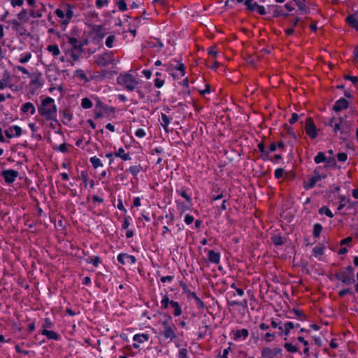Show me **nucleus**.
<instances>
[{
  "label": "nucleus",
  "mask_w": 358,
  "mask_h": 358,
  "mask_svg": "<svg viewBox=\"0 0 358 358\" xmlns=\"http://www.w3.org/2000/svg\"><path fill=\"white\" fill-rule=\"evenodd\" d=\"M354 272V268L351 265H348L344 269L335 273L334 277L345 285H350L355 282Z\"/></svg>",
  "instance_id": "1"
},
{
  "label": "nucleus",
  "mask_w": 358,
  "mask_h": 358,
  "mask_svg": "<svg viewBox=\"0 0 358 358\" xmlns=\"http://www.w3.org/2000/svg\"><path fill=\"white\" fill-rule=\"evenodd\" d=\"M117 83L123 86L128 91H134L139 81L137 80L131 74L129 73H125L124 74H120L117 78Z\"/></svg>",
  "instance_id": "2"
},
{
  "label": "nucleus",
  "mask_w": 358,
  "mask_h": 358,
  "mask_svg": "<svg viewBox=\"0 0 358 358\" xmlns=\"http://www.w3.org/2000/svg\"><path fill=\"white\" fill-rule=\"evenodd\" d=\"M95 58V62L99 66H107L115 61L114 54L112 51H107L103 55H98Z\"/></svg>",
  "instance_id": "3"
},
{
  "label": "nucleus",
  "mask_w": 358,
  "mask_h": 358,
  "mask_svg": "<svg viewBox=\"0 0 358 358\" xmlns=\"http://www.w3.org/2000/svg\"><path fill=\"white\" fill-rule=\"evenodd\" d=\"M245 6H246V9L250 12H257L262 15L266 13L265 8L263 6L259 5L253 0H245Z\"/></svg>",
  "instance_id": "4"
},
{
  "label": "nucleus",
  "mask_w": 358,
  "mask_h": 358,
  "mask_svg": "<svg viewBox=\"0 0 358 358\" xmlns=\"http://www.w3.org/2000/svg\"><path fill=\"white\" fill-rule=\"evenodd\" d=\"M305 131L307 135L312 139H315L317 136V129L313 118L308 117L306 120Z\"/></svg>",
  "instance_id": "5"
},
{
  "label": "nucleus",
  "mask_w": 358,
  "mask_h": 358,
  "mask_svg": "<svg viewBox=\"0 0 358 358\" xmlns=\"http://www.w3.org/2000/svg\"><path fill=\"white\" fill-rule=\"evenodd\" d=\"M179 285L180 287H182V291L184 293H186L189 296H191L196 301V304L197 306V307L199 308H203L204 306H205V304L203 302V301L197 296V295L196 294V293L194 292H191L187 285L182 282V281H180V283H179Z\"/></svg>",
  "instance_id": "6"
},
{
  "label": "nucleus",
  "mask_w": 358,
  "mask_h": 358,
  "mask_svg": "<svg viewBox=\"0 0 358 358\" xmlns=\"http://www.w3.org/2000/svg\"><path fill=\"white\" fill-rule=\"evenodd\" d=\"M314 176L311 177L309 180L308 183L304 182L303 187L306 189H310L313 188L315 186L317 182L321 180L322 179H324L327 178L326 174L320 175L317 169L314 170Z\"/></svg>",
  "instance_id": "7"
},
{
  "label": "nucleus",
  "mask_w": 358,
  "mask_h": 358,
  "mask_svg": "<svg viewBox=\"0 0 358 358\" xmlns=\"http://www.w3.org/2000/svg\"><path fill=\"white\" fill-rule=\"evenodd\" d=\"M282 349L280 348H274L271 349L268 347L262 348L261 351L262 357L263 358H275L282 352Z\"/></svg>",
  "instance_id": "8"
},
{
  "label": "nucleus",
  "mask_w": 358,
  "mask_h": 358,
  "mask_svg": "<svg viewBox=\"0 0 358 358\" xmlns=\"http://www.w3.org/2000/svg\"><path fill=\"white\" fill-rule=\"evenodd\" d=\"M352 130V127L351 122L345 121L343 122L341 125V136L339 137L340 139L343 141H346L348 139Z\"/></svg>",
  "instance_id": "9"
},
{
  "label": "nucleus",
  "mask_w": 358,
  "mask_h": 358,
  "mask_svg": "<svg viewBox=\"0 0 358 358\" xmlns=\"http://www.w3.org/2000/svg\"><path fill=\"white\" fill-rule=\"evenodd\" d=\"M117 262L122 265L126 264H134L136 262V259L134 255H128L127 253H120L117 257Z\"/></svg>",
  "instance_id": "10"
},
{
  "label": "nucleus",
  "mask_w": 358,
  "mask_h": 358,
  "mask_svg": "<svg viewBox=\"0 0 358 358\" xmlns=\"http://www.w3.org/2000/svg\"><path fill=\"white\" fill-rule=\"evenodd\" d=\"M176 330V327L175 326L167 327V328H164L163 331H160V335L163 336L164 340L169 339L172 341L177 338Z\"/></svg>",
  "instance_id": "11"
},
{
  "label": "nucleus",
  "mask_w": 358,
  "mask_h": 358,
  "mask_svg": "<svg viewBox=\"0 0 358 358\" xmlns=\"http://www.w3.org/2000/svg\"><path fill=\"white\" fill-rule=\"evenodd\" d=\"M67 42L71 45V50H78V52H85L83 47L85 43L78 41L73 36H67Z\"/></svg>",
  "instance_id": "12"
},
{
  "label": "nucleus",
  "mask_w": 358,
  "mask_h": 358,
  "mask_svg": "<svg viewBox=\"0 0 358 358\" xmlns=\"http://www.w3.org/2000/svg\"><path fill=\"white\" fill-rule=\"evenodd\" d=\"M268 11L271 12L274 17H278L283 16L287 17L288 16V13H285L282 7L278 5H268Z\"/></svg>",
  "instance_id": "13"
},
{
  "label": "nucleus",
  "mask_w": 358,
  "mask_h": 358,
  "mask_svg": "<svg viewBox=\"0 0 358 358\" xmlns=\"http://www.w3.org/2000/svg\"><path fill=\"white\" fill-rule=\"evenodd\" d=\"M1 174L7 183H12L18 176V172L13 169L5 170L2 171Z\"/></svg>",
  "instance_id": "14"
},
{
  "label": "nucleus",
  "mask_w": 358,
  "mask_h": 358,
  "mask_svg": "<svg viewBox=\"0 0 358 358\" xmlns=\"http://www.w3.org/2000/svg\"><path fill=\"white\" fill-rule=\"evenodd\" d=\"M95 107L96 108H100L103 112H104L107 115L114 114L115 112V108L114 107L103 103L99 99H97L96 100Z\"/></svg>",
  "instance_id": "15"
},
{
  "label": "nucleus",
  "mask_w": 358,
  "mask_h": 358,
  "mask_svg": "<svg viewBox=\"0 0 358 358\" xmlns=\"http://www.w3.org/2000/svg\"><path fill=\"white\" fill-rule=\"evenodd\" d=\"M150 338V336L148 334H135L133 337L134 341L136 342L133 343V347L135 349L139 348L138 343H143L145 341H148Z\"/></svg>",
  "instance_id": "16"
},
{
  "label": "nucleus",
  "mask_w": 358,
  "mask_h": 358,
  "mask_svg": "<svg viewBox=\"0 0 358 358\" xmlns=\"http://www.w3.org/2000/svg\"><path fill=\"white\" fill-rule=\"evenodd\" d=\"M21 128L17 125L11 126L5 131V134L8 138L19 136L21 135Z\"/></svg>",
  "instance_id": "17"
},
{
  "label": "nucleus",
  "mask_w": 358,
  "mask_h": 358,
  "mask_svg": "<svg viewBox=\"0 0 358 358\" xmlns=\"http://www.w3.org/2000/svg\"><path fill=\"white\" fill-rule=\"evenodd\" d=\"M74 8V6L71 5L69 3H66L65 5L64 9H65V17L66 18L62 21V25H67L69 22V20L72 18L74 13L73 11V8Z\"/></svg>",
  "instance_id": "18"
},
{
  "label": "nucleus",
  "mask_w": 358,
  "mask_h": 358,
  "mask_svg": "<svg viewBox=\"0 0 358 358\" xmlns=\"http://www.w3.org/2000/svg\"><path fill=\"white\" fill-rule=\"evenodd\" d=\"M349 103L345 98H340L333 106V110L336 112H340L343 109L348 108Z\"/></svg>",
  "instance_id": "19"
},
{
  "label": "nucleus",
  "mask_w": 358,
  "mask_h": 358,
  "mask_svg": "<svg viewBox=\"0 0 358 358\" xmlns=\"http://www.w3.org/2000/svg\"><path fill=\"white\" fill-rule=\"evenodd\" d=\"M293 1L297 6L298 10L301 12L300 13H309L310 9L308 6L306 5V0H293Z\"/></svg>",
  "instance_id": "20"
},
{
  "label": "nucleus",
  "mask_w": 358,
  "mask_h": 358,
  "mask_svg": "<svg viewBox=\"0 0 358 358\" xmlns=\"http://www.w3.org/2000/svg\"><path fill=\"white\" fill-rule=\"evenodd\" d=\"M208 261L210 263L218 264L220 260V253L213 250H208Z\"/></svg>",
  "instance_id": "21"
},
{
  "label": "nucleus",
  "mask_w": 358,
  "mask_h": 358,
  "mask_svg": "<svg viewBox=\"0 0 358 358\" xmlns=\"http://www.w3.org/2000/svg\"><path fill=\"white\" fill-rule=\"evenodd\" d=\"M173 68L179 71L178 75H175L174 73H172V76L174 78H180L185 75V67L184 64H182V62H177V64L175 66H173Z\"/></svg>",
  "instance_id": "22"
},
{
  "label": "nucleus",
  "mask_w": 358,
  "mask_h": 358,
  "mask_svg": "<svg viewBox=\"0 0 358 358\" xmlns=\"http://www.w3.org/2000/svg\"><path fill=\"white\" fill-rule=\"evenodd\" d=\"M41 77V73L39 74H33L31 76V85L34 89H36L42 85V84L40 83V78Z\"/></svg>",
  "instance_id": "23"
},
{
  "label": "nucleus",
  "mask_w": 358,
  "mask_h": 358,
  "mask_svg": "<svg viewBox=\"0 0 358 358\" xmlns=\"http://www.w3.org/2000/svg\"><path fill=\"white\" fill-rule=\"evenodd\" d=\"M114 156L116 157H120L124 161L131 159L130 154L129 152L125 153L124 150L122 148H120L117 152L114 153Z\"/></svg>",
  "instance_id": "24"
},
{
  "label": "nucleus",
  "mask_w": 358,
  "mask_h": 358,
  "mask_svg": "<svg viewBox=\"0 0 358 358\" xmlns=\"http://www.w3.org/2000/svg\"><path fill=\"white\" fill-rule=\"evenodd\" d=\"M10 23L13 24V29L17 33L20 35L25 34V29L21 26L20 23L17 20H13Z\"/></svg>",
  "instance_id": "25"
},
{
  "label": "nucleus",
  "mask_w": 358,
  "mask_h": 358,
  "mask_svg": "<svg viewBox=\"0 0 358 358\" xmlns=\"http://www.w3.org/2000/svg\"><path fill=\"white\" fill-rule=\"evenodd\" d=\"M234 332V339L238 340L240 338L243 337V338L245 340L246 338H248L249 335L248 330L246 329H242L241 330H238Z\"/></svg>",
  "instance_id": "26"
},
{
  "label": "nucleus",
  "mask_w": 358,
  "mask_h": 358,
  "mask_svg": "<svg viewBox=\"0 0 358 358\" xmlns=\"http://www.w3.org/2000/svg\"><path fill=\"white\" fill-rule=\"evenodd\" d=\"M57 114V107L55 104L50 105V108L46 107V120L48 118H54Z\"/></svg>",
  "instance_id": "27"
},
{
  "label": "nucleus",
  "mask_w": 358,
  "mask_h": 358,
  "mask_svg": "<svg viewBox=\"0 0 358 358\" xmlns=\"http://www.w3.org/2000/svg\"><path fill=\"white\" fill-rule=\"evenodd\" d=\"M105 31L106 29L101 25H96L94 28L96 37L99 39H103L106 34Z\"/></svg>",
  "instance_id": "28"
},
{
  "label": "nucleus",
  "mask_w": 358,
  "mask_h": 358,
  "mask_svg": "<svg viewBox=\"0 0 358 358\" xmlns=\"http://www.w3.org/2000/svg\"><path fill=\"white\" fill-rule=\"evenodd\" d=\"M61 338V335L58 333L52 330L46 329V338L49 340L59 341Z\"/></svg>",
  "instance_id": "29"
},
{
  "label": "nucleus",
  "mask_w": 358,
  "mask_h": 358,
  "mask_svg": "<svg viewBox=\"0 0 358 358\" xmlns=\"http://www.w3.org/2000/svg\"><path fill=\"white\" fill-rule=\"evenodd\" d=\"M22 110L25 113L33 115L35 113V107L31 103L27 102L22 106Z\"/></svg>",
  "instance_id": "30"
},
{
  "label": "nucleus",
  "mask_w": 358,
  "mask_h": 358,
  "mask_svg": "<svg viewBox=\"0 0 358 358\" xmlns=\"http://www.w3.org/2000/svg\"><path fill=\"white\" fill-rule=\"evenodd\" d=\"M325 167L330 169H336L337 168V162L336 159L333 157H327L325 162Z\"/></svg>",
  "instance_id": "31"
},
{
  "label": "nucleus",
  "mask_w": 358,
  "mask_h": 358,
  "mask_svg": "<svg viewBox=\"0 0 358 358\" xmlns=\"http://www.w3.org/2000/svg\"><path fill=\"white\" fill-rule=\"evenodd\" d=\"M171 306L174 309L173 314L175 317H178L182 314V308L178 302L172 301L171 303Z\"/></svg>",
  "instance_id": "32"
},
{
  "label": "nucleus",
  "mask_w": 358,
  "mask_h": 358,
  "mask_svg": "<svg viewBox=\"0 0 358 358\" xmlns=\"http://www.w3.org/2000/svg\"><path fill=\"white\" fill-rule=\"evenodd\" d=\"M176 193L181 196L182 198H184L186 201L189 203V204H192V197L190 195H189L186 191L183 189H176Z\"/></svg>",
  "instance_id": "33"
},
{
  "label": "nucleus",
  "mask_w": 358,
  "mask_h": 358,
  "mask_svg": "<svg viewBox=\"0 0 358 358\" xmlns=\"http://www.w3.org/2000/svg\"><path fill=\"white\" fill-rule=\"evenodd\" d=\"M142 167L140 164L130 166L127 171L131 173V174L136 177L137 175L141 172Z\"/></svg>",
  "instance_id": "34"
},
{
  "label": "nucleus",
  "mask_w": 358,
  "mask_h": 358,
  "mask_svg": "<svg viewBox=\"0 0 358 358\" xmlns=\"http://www.w3.org/2000/svg\"><path fill=\"white\" fill-rule=\"evenodd\" d=\"M75 75L85 83H89L92 80V78L87 77L85 72L82 69H77L75 71Z\"/></svg>",
  "instance_id": "35"
},
{
  "label": "nucleus",
  "mask_w": 358,
  "mask_h": 358,
  "mask_svg": "<svg viewBox=\"0 0 358 358\" xmlns=\"http://www.w3.org/2000/svg\"><path fill=\"white\" fill-rule=\"evenodd\" d=\"M325 249V246H315L313 249V255L315 257H319L324 254V250Z\"/></svg>",
  "instance_id": "36"
},
{
  "label": "nucleus",
  "mask_w": 358,
  "mask_h": 358,
  "mask_svg": "<svg viewBox=\"0 0 358 358\" xmlns=\"http://www.w3.org/2000/svg\"><path fill=\"white\" fill-rule=\"evenodd\" d=\"M327 157L323 152H319L314 157V162L317 164L325 162Z\"/></svg>",
  "instance_id": "37"
},
{
  "label": "nucleus",
  "mask_w": 358,
  "mask_h": 358,
  "mask_svg": "<svg viewBox=\"0 0 358 358\" xmlns=\"http://www.w3.org/2000/svg\"><path fill=\"white\" fill-rule=\"evenodd\" d=\"M322 231V226L320 223H316L313 226V235L315 238H319Z\"/></svg>",
  "instance_id": "38"
},
{
  "label": "nucleus",
  "mask_w": 358,
  "mask_h": 358,
  "mask_svg": "<svg viewBox=\"0 0 358 358\" xmlns=\"http://www.w3.org/2000/svg\"><path fill=\"white\" fill-rule=\"evenodd\" d=\"M318 213L320 215L325 214L327 217H329L330 218L334 217V214L332 213V212L330 210V209L328 207H327L325 206H323L320 208H319Z\"/></svg>",
  "instance_id": "39"
},
{
  "label": "nucleus",
  "mask_w": 358,
  "mask_h": 358,
  "mask_svg": "<svg viewBox=\"0 0 358 358\" xmlns=\"http://www.w3.org/2000/svg\"><path fill=\"white\" fill-rule=\"evenodd\" d=\"M294 327H295V324L292 322H288L284 324V329L282 328V331H283L284 334L286 336H288V335L290 332V330L294 329Z\"/></svg>",
  "instance_id": "40"
},
{
  "label": "nucleus",
  "mask_w": 358,
  "mask_h": 358,
  "mask_svg": "<svg viewBox=\"0 0 358 358\" xmlns=\"http://www.w3.org/2000/svg\"><path fill=\"white\" fill-rule=\"evenodd\" d=\"M346 22L352 28H354L357 31H358V20H355L352 17H347Z\"/></svg>",
  "instance_id": "41"
},
{
  "label": "nucleus",
  "mask_w": 358,
  "mask_h": 358,
  "mask_svg": "<svg viewBox=\"0 0 358 358\" xmlns=\"http://www.w3.org/2000/svg\"><path fill=\"white\" fill-rule=\"evenodd\" d=\"M273 243L277 246L282 245L284 244L283 238L279 235H274L271 237Z\"/></svg>",
  "instance_id": "42"
},
{
  "label": "nucleus",
  "mask_w": 358,
  "mask_h": 358,
  "mask_svg": "<svg viewBox=\"0 0 358 358\" xmlns=\"http://www.w3.org/2000/svg\"><path fill=\"white\" fill-rule=\"evenodd\" d=\"M89 259L87 260V262L92 264L95 267H97L101 263V259L99 256L90 257Z\"/></svg>",
  "instance_id": "43"
},
{
  "label": "nucleus",
  "mask_w": 358,
  "mask_h": 358,
  "mask_svg": "<svg viewBox=\"0 0 358 358\" xmlns=\"http://www.w3.org/2000/svg\"><path fill=\"white\" fill-rule=\"evenodd\" d=\"M85 52H78V50H69L68 54L73 61H78L80 59V55Z\"/></svg>",
  "instance_id": "44"
},
{
  "label": "nucleus",
  "mask_w": 358,
  "mask_h": 358,
  "mask_svg": "<svg viewBox=\"0 0 358 358\" xmlns=\"http://www.w3.org/2000/svg\"><path fill=\"white\" fill-rule=\"evenodd\" d=\"M90 162H91L92 166L94 169H97L98 167L103 166V164L101 160L96 157V156L92 157L90 159Z\"/></svg>",
  "instance_id": "45"
},
{
  "label": "nucleus",
  "mask_w": 358,
  "mask_h": 358,
  "mask_svg": "<svg viewBox=\"0 0 358 358\" xmlns=\"http://www.w3.org/2000/svg\"><path fill=\"white\" fill-rule=\"evenodd\" d=\"M166 319L162 322L163 328H167V327H173L174 324L172 322V317L170 315H165Z\"/></svg>",
  "instance_id": "46"
},
{
  "label": "nucleus",
  "mask_w": 358,
  "mask_h": 358,
  "mask_svg": "<svg viewBox=\"0 0 358 358\" xmlns=\"http://www.w3.org/2000/svg\"><path fill=\"white\" fill-rule=\"evenodd\" d=\"M81 106L84 109H89L92 107V102L89 98H83L81 100Z\"/></svg>",
  "instance_id": "47"
},
{
  "label": "nucleus",
  "mask_w": 358,
  "mask_h": 358,
  "mask_svg": "<svg viewBox=\"0 0 358 358\" xmlns=\"http://www.w3.org/2000/svg\"><path fill=\"white\" fill-rule=\"evenodd\" d=\"M50 52H52L53 56H57L60 51L57 45H50L46 48Z\"/></svg>",
  "instance_id": "48"
},
{
  "label": "nucleus",
  "mask_w": 358,
  "mask_h": 358,
  "mask_svg": "<svg viewBox=\"0 0 358 358\" xmlns=\"http://www.w3.org/2000/svg\"><path fill=\"white\" fill-rule=\"evenodd\" d=\"M284 348L286 349V350L291 353H295L297 352L299 349L296 346H294L292 343H285L284 344Z\"/></svg>",
  "instance_id": "49"
},
{
  "label": "nucleus",
  "mask_w": 358,
  "mask_h": 358,
  "mask_svg": "<svg viewBox=\"0 0 358 358\" xmlns=\"http://www.w3.org/2000/svg\"><path fill=\"white\" fill-rule=\"evenodd\" d=\"M116 39V37L115 35H110L107 37L106 40V45L108 48H113V43L114 41H115Z\"/></svg>",
  "instance_id": "50"
},
{
  "label": "nucleus",
  "mask_w": 358,
  "mask_h": 358,
  "mask_svg": "<svg viewBox=\"0 0 358 358\" xmlns=\"http://www.w3.org/2000/svg\"><path fill=\"white\" fill-rule=\"evenodd\" d=\"M275 335L274 333L267 332L263 335L262 339L266 342L269 343L274 340Z\"/></svg>",
  "instance_id": "51"
},
{
  "label": "nucleus",
  "mask_w": 358,
  "mask_h": 358,
  "mask_svg": "<svg viewBox=\"0 0 358 358\" xmlns=\"http://www.w3.org/2000/svg\"><path fill=\"white\" fill-rule=\"evenodd\" d=\"M18 19L22 21H27L29 20V14L27 10L22 9V10L17 15Z\"/></svg>",
  "instance_id": "52"
},
{
  "label": "nucleus",
  "mask_w": 358,
  "mask_h": 358,
  "mask_svg": "<svg viewBox=\"0 0 358 358\" xmlns=\"http://www.w3.org/2000/svg\"><path fill=\"white\" fill-rule=\"evenodd\" d=\"M40 99L41 103L38 106V112L41 115H45V105H46V103H45V98L41 96Z\"/></svg>",
  "instance_id": "53"
},
{
  "label": "nucleus",
  "mask_w": 358,
  "mask_h": 358,
  "mask_svg": "<svg viewBox=\"0 0 358 358\" xmlns=\"http://www.w3.org/2000/svg\"><path fill=\"white\" fill-rule=\"evenodd\" d=\"M40 99L41 103L38 106V112L41 115H45V105H46V103H45V98L41 96Z\"/></svg>",
  "instance_id": "54"
},
{
  "label": "nucleus",
  "mask_w": 358,
  "mask_h": 358,
  "mask_svg": "<svg viewBox=\"0 0 358 358\" xmlns=\"http://www.w3.org/2000/svg\"><path fill=\"white\" fill-rule=\"evenodd\" d=\"M70 191L71 192V195L72 196H76V195H78L79 194V192H80V188L78 186H76V187H75V185L74 183L73 182H70Z\"/></svg>",
  "instance_id": "55"
},
{
  "label": "nucleus",
  "mask_w": 358,
  "mask_h": 358,
  "mask_svg": "<svg viewBox=\"0 0 358 358\" xmlns=\"http://www.w3.org/2000/svg\"><path fill=\"white\" fill-rule=\"evenodd\" d=\"M292 312L295 314V315L300 320H306V315L303 313L302 310L299 309H293Z\"/></svg>",
  "instance_id": "56"
},
{
  "label": "nucleus",
  "mask_w": 358,
  "mask_h": 358,
  "mask_svg": "<svg viewBox=\"0 0 358 358\" xmlns=\"http://www.w3.org/2000/svg\"><path fill=\"white\" fill-rule=\"evenodd\" d=\"M161 120H162V123L161 124H165V126H169V124H170L171 120H172V118L169 117V116H167L164 113H162V115H161Z\"/></svg>",
  "instance_id": "57"
},
{
  "label": "nucleus",
  "mask_w": 358,
  "mask_h": 358,
  "mask_svg": "<svg viewBox=\"0 0 358 358\" xmlns=\"http://www.w3.org/2000/svg\"><path fill=\"white\" fill-rule=\"evenodd\" d=\"M117 5L119 10L122 12L126 11L127 10V6L125 0H120L119 1H117Z\"/></svg>",
  "instance_id": "58"
},
{
  "label": "nucleus",
  "mask_w": 358,
  "mask_h": 358,
  "mask_svg": "<svg viewBox=\"0 0 358 358\" xmlns=\"http://www.w3.org/2000/svg\"><path fill=\"white\" fill-rule=\"evenodd\" d=\"M285 173V170L282 168H278L275 170L274 176L276 179L281 178Z\"/></svg>",
  "instance_id": "59"
},
{
  "label": "nucleus",
  "mask_w": 358,
  "mask_h": 358,
  "mask_svg": "<svg viewBox=\"0 0 358 358\" xmlns=\"http://www.w3.org/2000/svg\"><path fill=\"white\" fill-rule=\"evenodd\" d=\"M339 198L341 199V203H340L339 206H338L337 210H341L346 206V203H347L346 200L348 199H346L345 196L343 195L340 196Z\"/></svg>",
  "instance_id": "60"
},
{
  "label": "nucleus",
  "mask_w": 358,
  "mask_h": 358,
  "mask_svg": "<svg viewBox=\"0 0 358 358\" xmlns=\"http://www.w3.org/2000/svg\"><path fill=\"white\" fill-rule=\"evenodd\" d=\"M29 15L33 17H41L43 15V11L41 10H30Z\"/></svg>",
  "instance_id": "61"
},
{
  "label": "nucleus",
  "mask_w": 358,
  "mask_h": 358,
  "mask_svg": "<svg viewBox=\"0 0 358 358\" xmlns=\"http://www.w3.org/2000/svg\"><path fill=\"white\" fill-rule=\"evenodd\" d=\"M344 79L351 81L354 85H356L357 83H358V77L357 76L345 75L344 76Z\"/></svg>",
  "instance_id": "62"
},
{
  "label": "nucleus",
  "mask_w": 358,
  "mask_h": 358,
  "mask_svg": "<svg viewBox=\"0 0 358 358\" xmlns=\"http://www.w3.org/2000/svg\"><path fill=\"white\" fill-rule=\"evenodd\" d=\"M337 159L341 162H345L348 159V155L345 152H339L337 155Z\"/></svg>",
  "instance_id": "63"
},
{
  "label": "nucleus",
  "mask_w": 358,
  "mask_h": 358,
  "mask_svg": "<svg viewBox=\"0 0 358 358\" xmlns=\"http://www.w3.org/2000/svg\"><path fill=\"white\" fill-rule=\"evenodd\" d=\"M178 358H189L187 356V350L186 348H182L179 350Z\"/></svg>",
  "instance_id": "64"
}]
</instances>
